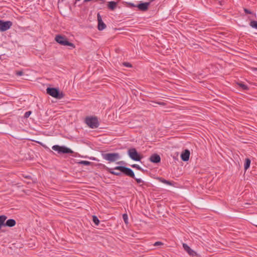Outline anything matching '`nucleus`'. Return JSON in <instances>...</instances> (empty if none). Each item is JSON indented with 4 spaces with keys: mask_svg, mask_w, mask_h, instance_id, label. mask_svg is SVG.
Segmentation results:
<instances>
[{
    "mask_svg": "<svg viewBox=\"0 0 257 257\" xmlns=\"http://www.w3.org/2000/svg\"><path fill=\"white\" fill-rule=\"evenodd\" d=\"M114 169H116L117 170H119L121 171L123 174H124L125 175L130 177L134 179L137 181L138 183H143V184L140 185V186L142 187V188H144V185H146V184L144 183V181L139 178H136L135 177V175L134 172V171L130 168L126 167L125 166H116L114 168Z\"/></svg>",
    "mask_w": 257,
    "mask_h": 257,
    "instance_id": "f257e3e1",
    "label": "nucleus"
},
{
    "mask_svg": "<svg viewBox=\"0 0 257 257\" xmlns=\"http://www.w3.org/2000/svg\"><path fill=\"white\" fill-rule=\"evenodd\" d=\"M124 5L128 8H137L138 10L142 12H146L149 10L150 5V2H140L139 4L136 5L131 2H123Z\"/></svg>",
    "mask_w": 257,
    "mask_h": 257,
    "instance_id": "f03ea898",
    "label": "nucleus"
},
{
    "mask_svg": "<svg viewBox=\"0 0 257 257\" xmlns=\"http://www.w3.org/2000/svg\"><path fill=\"white\" fill-rule=\"evenodd\" d=\"M46 92L50 96L58 99H61L64 96L63 93L60 91L58 88L48 87Z\"/></svg>",
    "mask_w": 257,
    "mask_h": 257,
    "instance_id": "7ed1b4c3",
    "label": "nucleus"
},
{
    "mask_svg": "<svg viewBox=\"0 0 257 257\" xmlns=\"http://www.w3.org/2000/svg\"><path fill=\"white\" fill-rule=\"evenodd\" d=\"M55 40L58 43L61 45L71 47V49H73L75 47L74 44L69 42L67 38L65 36L57 35L56 36Z\"/></svg>",
    "mask_w": 257,
    "mask_h": 257,
    "instance_id": "20e7f679",
    "label": "nucleus"
},
{
    "mask_svg": "<svg viewBox=\"0 0 257 257\" xmlns=\"http://www.w3.org/2000/svg\"><path fill=\"white\" fill-rule=\"evenodd\" d=\"M85 122L91 128H96L99 126V121L96 116L86 117Z\"/></svg>",
    "mask_w": 257,
    "mask_h": 257,
    "instance_id": "39448f33",
    "label": "nucleus"
},
{
    "mask_svg": "<svg viewBox=\"0 0 257 257\" xmlns=\"http://www.w3.org/2000/svg\"><path fill=\"white\" fill-rule=\"evenodd\" d=\"M102 156L104 159L109 162H115L120 158L119 154L117 153L102 154Z\"/></svg>",
    "mask_w": 257,
    "mask_h": 257,
    "instance_id": "423d86ee",
    "label": "nucleus"
},
{
    "mask_svg": "<svg viewBox=\"0 0 257 257\" xmlns=\"http://www.w3.org/2000/svg\"><path fill=\"white\" fill-rule=\"evenodd\" d=\"M52 149L57 151L58 154H73L74 152L69 148L64 146H60L59 145H54L52 147Z\"/></svg>",
    "mask_w": 257,
    "mask_h": 257,
    "instance_id": "0eeeda50",
    "label": "nucleus"
},
{
    "mask_svg": "<svg viewBox=\"0 0 257 257\" xmlns=\"http://www.w3.org/2000/svg\"><path fill=\"white\" fill-rule=\"evenodd\" d=\"M127 154L130 158L135 161H141L143 158L135 148L130 149L127 151Z\"/></svg>",
    "mask_w": 257,
    "mask_h": 257,
    "instance_id": "6e6552de",
    "label": "nucleus"
},
{
    "mask_svg": "<svg viewBox=\"0 0 257 257\" xmlns=\"http://www.w3.org/2000/svg\"><path fill=\"white\" fill-rule=\"evenodd\" d=\"M12 26V22L11 21L4 22L0 20V31L4 32L9 29Z\"/></svg>",
    "mask_w": 257,
    "mask_h": 257,
    "instance_id": "1a4fd4ad",
    "label": "nucleus"
},
{
    "mask_svg": "<svg viewBox=\"0 0 257 257\" xmlns=\"http://www.w3.org/2000/svg\"><path fill=\"white\" fill-rule=\"evenodd\" d=\"M149 161L153 163L157 164L161 162V157L157 154H152L149 159Z\"/></svg>",
    "mask_w": 257,
    "mask_h": 257,
    "instance_id": "9d476101",
    "label": "nucleus"
},
{
    "mask_svg": "<svg viewBox=\"0 0 257 257\" xmlns=\"http://www.w3.org/2000/svg\"><path fill=\"white\" fill-rule=\"evenodd\" d=\"M190 153L189 150H185L181 155V158L184 162L188 161L189 159Z\"/></svg>",
    "mask_w": 257,
    "mask_h": 257,
    "instance_id": "9b49d317",
    "label": "nucleus"
},
{
    "mask_svg": "<svg viewBox=\"0 0 257 257\" xmlns=\"http://www.w3.org/2000/svg\"><path fill=\"white\" fill-rule=\"evenodd\" d=\"M183 247L184 250L188 252V253L191 255H194L195 254V252L192 250L187 244L183 243Z\"/></svg>",
    "mask_w": 257,
    "mask_h": 257,
    "instance_id": "f8f14e48",
    "label": "nucleus"
},
{
    "mask_svg": "<svg viewBox=\"0 0 257 257\" xmlns=\"http://www.w3.org/2000/svg\"><path fill=\"white\" fill-rule=\"evenodd\" d=\"M16 224V221L14 219H9L5 223V226L12 227Z\"/></svg>",
    "mask_w": 257,
    "mask_h": 257,
    "instance_id": "ddd939ff",
    "label": "nucleus"
},
{
    "mask_svg": "<svg viewBox=\"0 0 257 257\" xmlns=\"http://www.w3.org/2000/svg\"><path fill=\"white\" fill-rule=\"evenodd\" d=\"M117 5V2H115L114 1H110L108 2L107 8L110 10L113 11L116 9Z\"/></svg>",
    "mask_w": 257,
    "mask_h": 257,
    "instance_id": "4468645a",
    "label": "nucleus"
},
{
    "mask_svg": "<svg viewBox=\"0 0 257 257\" xmlns=\"http://www.w3.org/2000/svg\"><path fill=\"white\" fill-rule=\"evenodd\" d=\"M106 170L109 173H110L111 174L114 175L115 176H120L121 174V172H115L113 171V170H115L114 168H109L108 167H106L105 168Z\"/></svg>",
    "mask_w": 257,
    "mask_h": 257,
    "instance_id": "2eb2a0df",
    "label": "nucleus"
},
{
    "mask_svg": "<svg viewBox=\"0 0 257 257\" xmlns=\"http://www.w3.org/2000/svg\"><path fill=\"white\" fill-rule=\"evenodd\" d=\"M7 218L6 215H3L0 216V229L2 226H5V223Z\"/></svg>",
    "mask_w": 257,
    "mask_h": 257,
    "instance_id": "dca6fc26",
    "label": "nucleus"
},
{
    "mask_svg": "<svg viewBox=\"0 0 257 257\" xmlns=\"http://www.w3.org/2000/svg\"><path fill=\"white\" fill-rule=\"evenodd\" d=\"M158 180L162 183H164L165 184H167V185H170V186H173V183L172 182H170L168 180H167L163 178H158Z\"/></svg>",
    "mask_w": 257,
    "mask_h": 257,
    "instance_id": "f3484780",
    "label": "nucleus"
},
{
    "mask_svg": "<svg viewBox=\"0 0 257 257\" xmlns=\"http://www.w3.org/2000/svg\"><path fill=\"white\" fill-rule=\"evenodd\" d=\"M250 165V160L249 158H246L245 159V162L244 164V169L245 171L249 168Z\"/></svg>",
    "mask_w": 257,
    "mask_h": 257,
    "instance_id": "a211bd4d",
    "label": "nucleus"
},
{
    "mask_svg": "<svg viewBox=\"0 0 257 257\" xmlns=\"http://www.w3.org/2000/svg\"><path fill=\"white\" fill-rule=\"evenodd\" d=\"M106 27V25L103 23L102 21L98 22V29L99 31L104 30Z\"/></svg>",
    "mask_w": 257,
    "mask_h": 257,
    "instance_id": "6ab92c4d",
    "label": "nucleus"
},
{
    "mask_svg": "<svg viewBox=\"0 0 257 257\" xmlns=\"http://www.w3.org/2000/svg\"><path fill=\"white\" fill-rule=\"evenodd\" d=\"M237 85L239 86L243 90H246L248 89V86L244 84L242 82H237Z\"/></svg>",
    "mask_w": 257,
    "mask_h": 257,
    "instance_id": "aec40b11",
    "label": "nucleus"
},
{
    "mask_svg": "<svg viewBox=\"0 0 257 257\" xmlns=\"http://www.w3.org/2000/svg\"><path fill=\"white\" fill-rule=\"evenodd\" d=\"M249 25L252 28L257 29V21L254 20L251 21Z\"/></svg>",
    "mask_w": 257,
    "mask_h": 257,
    "instance_id": "412c9836",
    "label": "nucleus"
},
{
    "mask_svg": "<svg viewBox=\"0 0 257 257\" xmlns=\"http://www.w3.org/2000/svg\"><path fill=\"white\" fill-rule=\"evenodd\" d=\"M92 220H93V222H94V223L96 225H98L99 224V220L98 218L97 217V216L93 215L92 216Z\"/></svg>",
    "mask_w": 257,
    "mask_h": 257,
    "instance_id": "4be33fe9",
    "label": "nucleus"
},
{
    "mask_svg": "<svg viewBox=\"0 0 257 257\" xmlns=\"http://www.w3.org/2000/svg\"><path fill=\"white\" fill-rule=\"evenodd\" d=\"M79 164L84 165L85 166H89L91 164V162L87 161H81Z\"/></svg>",
    "mask_w": 257,
    "mask_h": 257,
    "instance_id": "5701e85b",
    "label": "nucleus"
},
{
    "mask_svg": "<svg viewBox=\"0 0 257 257\" xmlns=\"http://www.w3.org/2000/svg\"><path fill=\"white\" fill-rule=\"evenodd\" d=\"M131 167L137 169L138 170L144 171V170L138 165L137 164H133L131 165Z\"/></svg>",
    "mask_w": 257,
    "mask_h": 257,
    "instance_id": "b1692460",
    "label": "nucleus"
},
{
    "mask_svg": "<svg viewBox=\"0 0 257 257\" xmlns=\"http://www.w3.org/2000/svg\"><path fill=\"white\" fill-rule=\"evenodd\" d=\"M122 218L125 224L128 223V216L127 214H123L122 215Z\"/></svg>",
    "mask_w": 257,
    "mask_h": 257,
    "instance_id": "393cba45",
    "label": "nucleus"
},
{
    "mask_svg": "<svg viewBox=\"0 0 257 257\" xmlns=\"http://www.w3.org/2000/svg\"><path fill=\"white\" fill-rule=\"evenodd\" d=\"M122 65H123V66H124L125 67H129V68H131V67H133L131 63H128V62H123L122 63Z\"/></svg>",
    "mask_w": 257,
    "mask_h": 257,
    "instance_id": "a878e982",
    "label": "nucleus"
},
{
    "mask_svg": "<svg viewBox=\"0 0 257 257\" xmlns=\"http://www.w3.org/2000/svg\"><path fill=\"white\" fill-rule=\"evenodd\" d=\"M31 113H32V111H28L25 112V113L24 114V117L25 118H28V117H29V116L31 115Z\"/></svg>",
    "mask_w": 257,
    "mask_h": 257,
    "instance_id": "bb28decb",
    "label": "nucleus"
},
{
    "mask_svg": "<svg viewBox=\"0 0 257 257\" xmlns=\"http://www.w3.org/2000/svg\"><path fill=\"white\" fill-rule=\"evenodd\" d=\"M163 242H161V241H157L155 243H154V246H158V245H163Z\"/></svg>",
    "mask_w": 257,
    "mask_h": 257,
    "instance_id": "cd10ccee",
    "label": "nucleus"
},
{
    "mask_svg": "<svg viewBox=\"0 0 257 257\" xmlns=\"http://www.w3.org/2000/svg\"><path fill=\"white\" fill-rule=\"evenodd\" d=\"M97 21H98V22H100V21H102V19H101V17L100 16V15L98 13L97 14Z\"/></svg>",
    "mask_w": 257,
    "mask_h": 257,
    "instance_id": "c85d7f7f",
    "label": "nucleus"
},
{
    "mask_svg": "<svg viewBox=\"0 0 257 257\" xmlns=\"http://www.w3.org/2000/svg\"><path fill=\"white\" fill-rule=\"evenodd\" d=\"M152 102L154 103L158 104L159 105H163V106L165 105V103L163 102H156L153 101Z\"/></svg>",
    "mask_w": 257,
    "mask_h": 257,
    "instance_id": "c756f323",
    "label": "nucleus"
},
{
    "mask_svg": "<svg viewBox=\"0 0 257 257\" xmlns=\"http://www.w3.org/2000/svg\"><path fill=\"white\" fill-rule=\"evenodd\" d=\"M244 12L246 14H251V11H250L249 10H248L247 9H244Z\"/></svg>",
    "mask_w": 257,
    "mask_h": 257,
    "instance_id": "7c9ffc66",
    "label": "nucleus"
},
{
    "mask_svg": "<svg viewBox=\"0 0 257 257\" xmlns=\"http://www.w3.org/2000/svg\"><path fill=\"white\" fill-rule=\"evenodd\" d=\"M23 74V72L22 71H18L17 72V75L18 76H22Z\"/></svg>",
    "mask_w": 257,
    "mask_h": 257,
    "instance_id": "2f4dec72",
    "label": "nucleus"
},
{
    "mask_svg": "<svg viewBox=\"0 0 257 257\" xmlns=\"http://www.w3.org/2000/svg\"><path fill=\"white\" fill-rule=\"evenodd\" d=\"M117 164H124V162L123 161H119V162H117L116 163Z\"/></svg>",
    "mask_w": 257,
    "mask_h": 257,
    "instance_id": "473e14b6",
    "label": "nucleus"
},
{
    "mask_svg": "<svg viewBox=\"0 0 257 257\" xmlns=\"http://www.w3.org/2000/svg\"><path fill=\"white\" fill-rule=\"evenodd\" d=\"M26 178H28V179H29L31 178V177L30 176H25V177Z\"/></svg>",
    "mask_w": 257,
    "mask_h": 257,
    "instance_id": "72a5a7b5",
    "label": "nucleus"
},
{
    "mask_svg": "<svg viewBox=\"0 0 257 257\" xmlns=\"http://www.w3.org/2000/svg\"><path fill=\"white\" fill-rule=\"evenodd\" d=\"M64 0H59V2H63Z\"/></svg>",
    "mask_w": 257,
    "mask_h": 257,
    "instance_id": "f704fd0d",
    "label": "nucleus"
},
{
    "mask_svg": "<svg viewBox=\"0 0 257 257\" xmlns=\"http://www.w3.org/2000/svg\"><path fill=\"white\" fill-rule=\"evenodd\" d=\"M102 1V3H104L105 2L104 0H101Z\"/></svg>",
    "mask_w": 257,
    "mask_h": 257,
    "instance_id": "c9c22d12",
    "label": "nucleus"
},
{
    "mask_svg": "<svg viewBox=\"0 0 257 257\" xmlns=\"http://www.w3.org/2000/svg\"><path fill=\"white\" fill-rule=\"evenodd\" d=\"M80 0H76V2L80 1Z\"/></svg>",
    "mask_w": 257,
    "mask_h": 257,
    "instance_id": "e433bc0d",
    "label": "nucleus"
},
{
    "mask_svg": "<svg viewBox=\"0 0 257 257\" xmlns=\"http://www.w3.org/2000/svg\"><path fill=\"white\" fill-rule=\"evenodd\" d=\"M255 70L257 71V68H256Z\"/></svg>",
    "mask_w": 257,
    "mask_h": 257,
    "instance_id": "4c0bfd02",
    "label": "nucleus"
}]
</instances>
